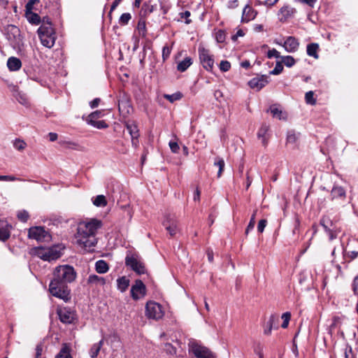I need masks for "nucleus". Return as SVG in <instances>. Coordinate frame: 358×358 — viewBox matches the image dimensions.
Instances as JSON below:
<instances>
[{"label":"nucleus","instance_id":"f257e3e1","mask_svg":"<svg viewBox=\"0 0 358 358\" xmlns=\"http://www.w3.org/2000/svg\"><path fill=\"white\" fill-rule=\"evenodd\" d=\"M76 272L73 266L60 265L55 268L53 278L49 285L50 294L65 302L70 300V289L67 285L76 280Z\"/></svg>","mask_w":358,"mask_h":358},{"label":"nucleus","instance_id":"f03ea898","mask_svg":"<svg viewBox=\"0 0 358 358\" xmlns=\"http://www.w3.org/2000/svg\"><path fill=\"white\" fill-rule=\"evenodd\" d=\"M102 226L100 220L92 219L89 221L80 222L77 227L75 235L76 243L79 248L85 252H92L97 243L96 234Z\"/></svg>","mask_w":358,"mask_h":358},{"label":"nucleus","instance_id":"7ed1b4c3","mask_svg":"<svg viewBox=\"0 0 358 358\" xmlns=\"http://www.w3.org/2000/svg\"><path fill=\"white\" fill-rule=\"evenodd\" d=\"M38 34L43 45L52 48L55 42L56 35L52 24L50 22L41 24L38 29Z\"/></svg>","mask_w":358,"mask_h":358},{"label":"nucleus","instance_id":"20e7f679","mask_svg":"<svg viewBox=\"0 0 358 358\" xmlns=\"http://www.w3.org/2000/svg\"><path fill=\"white\" fill-rule=\"evenodd\" d=\"M33 253L40 259L48 262L56 260L62 256V252L57 246L35 248L33 249Z\"/></svg>","mask_w":358,"mask_h":358},{"label":"nucleus","instance_id":"39448f33","mask_svg":"<svg viewBox=\"0 0 358 358\" xmlns=\"http://www.w3.org/2000/svg\"><path fill=\"white\" fill-rule=\"evenodd\" d=\"M164 315L162 306L153 301H150L145 305V315L148 319L158 320Z\"/></svg>","mask_w":358,"mask_h":358},{"label":"nucleus","instance_id":"423d86ee","mask_svg":"<svg viewBox=\"0 0 358 358\" xmlns=\"http://www.w3.org/2000/svg\"><path fill=\"white\" fill-rule=\"evenodd\" d=\"M189 345V350L197 358H216L215 355L205 346L195 342H191Z\"/></svg>","mask_w":358,"mask_h":358},{"label":"nucleus","instance_id":"0eeeda50","mask_svg":"<svg viewBox=\"0 0 358 358\" xmlns=\"http://www.w3.org/2000/svg\"><path fill=\"white\" fill-rule=\"evenodd\" d=\"M131 296L134 301L143 299L147 294L145 284L141 280H136L131 287Z\"/></svg>","mask_w":358,"mask_h":358},{"label":"nucleus","instance_id":"6e6552de","mask_svg":"<svg viewBox=\"0 0 358 358\" xmlns=\"http://www.w3.org/2000/svg\"><path fill=\"white\" fill-rule=\"evenodd\" d=\"M199 55L203 67L207 71H212L214 64V59L210 54L209 50L204 48H199Z\"/></svg>","mask_w":358,"mask_h":358},{"label":"nucleus","instance_id":"1a4fd4ad","mask_svg":"<svg viewBox=\"0 0 358 358\" xmlns=\"http://www.w3.org/2000/svg\"><path fill=\"white\" fill-rule=\"evenodd\" d=\"M320 225L328 234L330 241L334 240L338 235V230L336 225L328 217H322L320 220Z\"/></svg>","mask_w":358,"mask_h":358},{"label":"nucleus","instance_id":"9d476101","mask_svg":"<svg viewBox=\"0 0 358 358\" xmlns=\"http://www.w3.org/2000/svg\"><path fill=\"white\" fill-rule=\"evenodd\" d=\"M28 236L30 238L38 241H46L49 237V234L41 227H31L28 231Z\"/></svg>","mask_w":358,"mask_h":358},{"label":"nucleus","instance_id":"9b49d317","mask_svg":"<svg viewBox=\"0 0 358 358\" xmlns=\"http://www.w3.org/2000/svg\"><path fill=\"white\" fill-rule=\"evenodd\" d=\"M6 31L8 40L13 45H20L21 42L20 29L16 26L10 24L7 27Z\"/></svg>","mask_w":358,"mask_h":358},{"label":"nucleus","instance_id":"f8f14e48","mask_svg":"<svg viewBox=\"0 0 358 358\" xmlns=\"http://www.w3.org/2000/svg\"><path fill=\"white\" fill-rule=\"evenodd\" d=\"M125 264L139 275L143 274L146 271L144 264L134 257L127 256Z\"/></svg>","mask_w":358,"mask_h":358},{"label":"nucleus","instance_id":"ddd939ff","mask_svg":"<svg viewBox=\"0 0 358 358\" xmlns=\"http://www.w3.org/2000/svg\"><path fill=\"white\" fill-rule=\"evenodd\" d=\"M59 320L64 324H71L76 319V313L69 308H62L57 310Z\"/></svg>","mask_w":358,"mask_h":358},{"label":"nucleus","instance_id":"4468645a","mask_svg":"<svg viewBox=\"0 0 358 358\" xmlns=\"http://www.w3.org/2000/svg\"><path fill=\"white\" fill-rule=\"evenodd\" d=\"M162 224L171 236L176 234L178 231V222L173 216L170 215H166Z\"/></svg>","mask_w":358,"mask_h":358},{"label":"nucleus","instance_id":"2eb2a0df","mask_svg":"<svg viewBox=\"0 0 358 358\" xmlns=\"http://www.w3.org/2000/svg\"><path fill=\"white\" fill-rule=\"evenodd\" d=\"M299 43L298 40L293 36H288L284 42L283 47L288 52H294L299 48Z\"/></svg>","mask_w":358,"mask_h":358},{"label":"nucleus","instance_id":"dca6fc26","mask_svg":"<svg viewBox=\"0 0 358 358\" xmlns=\"http://www.w3.org/2000/svg\"><path fill=\"white\" fill-rule=\"evenodd\" d=\"M257 14V12L254 10L250 5H246L243 10L241 22H248L254 20Z\"/></svg>","mask_w":358,"mask_h":358},{"label":"nucleus","instance_id":"f3484780","mask_svg":"<svg viewBox=\"0 0 358 358\" xmlns=\"http://www.w3.org/2000/svg\"><path fill=\"white\" fill-rule=\"evenodd\" d=\"M10 226L8 223V222L5 220L0 218V241H6L9 238L10 233Z\"/></svg>","mask_w":358,"mask_h":358},{"label":"nucleus","instance_id":"a211bd4d","mask_svg":"<svg viewBox=\"0 0 358 358\" xmlns=\"http://www.w3.org/2000/svg\"><path fill=\"white\" fill-rule=\"evenodd\" d=\"M296 13V9L293 7L286 5L282 6L279 10V15L282 16L280 17V22H285L287 19L292 17L294 14Z\"/></svg>","mask_w":358,"mask_h":358},{"label":"nucleus","instance_id":"6ab92c4d","mask_svg":"<svg viewBox=\"0 0 358 358\" xmlns=\"http://www.w3.org/2000/svg\"><path fill=\"white\" fill-rule=\"evenodd\" d=\"M7 66L11 71H18L22 66V62L20 59L15 57H10L8 59Z\"/></svg>","mask_w":358,"mask_h":358},{"label":"nucleus","instance_id":"aec40b11","mask_svg":"<svg viewBox=\"0 0 358 358\" xmlns=\"http://www.w3.org/2000/svg\"><path fill=\"white\" fill-rule=\"evenodd\" d=\"M268 83L267 76H262L261 78H253L250 81V87H257L260 90L264 87Z\"/></svg>","mask_w":358,"mask_h":358},{"label":"nucleus","instance_id":"412c9836","mask_svg":"<svg viewBox=\"0 0 358 358\" xmlns=\"http://www.w3.org/2000/svg\"><path fill=\"white\" fill-rule=\"evenodd\" d=\"M106 279L103 277L95 274H91L87 278V283L96 286H102L106 284Z\"/></svg>","mask_w":358,"mask_h":358},{"label":"nucleus","instance_id":"4be33fe9","mask_svg":"<svg viewBox=\"0 0 358 358\" xmlns=\"http://www.w3.org/2000/svg\"><path fill=\"white\" fill-rule=\"evenodd\" d=\"M331 199H343L345 198V191L340 186H334L331 192Z\"/></svg>","mask_w":358,"mask_h":358},{"label":"nucleus","instance_id":"5701e85b","mask_svg":"<svg viewBox=\"0 0 358 358\" xmlns=\"http://www.w3.org/2000/svg\"><path fill=\"white\" fill-rule=\"evenodd\" d=\"M130 280L126 276H122L117 280V289L121 292H124L129 286Z\"/></svg>","mask_w":358,"mask_h":358},{"label":"nucleus","instance_id":"b1692460","mask_svg":"<svg viewBox=\"0 0 358 358\" xmlns=\"http://www.w3.org/2000/svg\"><path fill=\"white\" fill-rule=\"evenodd\" d=\"M125 126L131 138L139 136L138 129L134 122L128 121Z\"/></svg>","mask_w":358,"mask_h":358},{"label":"nucleus","instance_id":"393cba45","mask_svg":"<svg viewBox=\"0 0 358 358\" xmlns=\"http://www.w3.org/2000/svg\"><path fill=\"white\" fill-rule=\"evenodd\" d=\"M95 270L98 273H106L109 270V266L107 262L104 260H98L95 263Z\"/></svg>","mask_w":358,"mask_h":358},{"label":"nucleus","instance_id":"a878e982","mask_svg":"<svg viewBox=\"0 0 358 358\" xmlns=\"http://www.w3.org/2000/svg\"><path fill=\"white\" fill-rule=\"evenodd\" d=\"M192 64V58L187 57L178 64L177 70L180 72H184L188 69V67Z\"/></svg>","mask_w":358,"mask_h":358},{"label":"nucleus","instance_id":"bb28decb","mask_svg":"<svg viewBox=\"0 0 358 358\" xmlns=\"http://www.w3.org/2000/svg\"><path fill=\"white\" fill-rule=\"evenodd\" d=\"M103 339H101L99 343H94L90 350V356L92 357V358H96L100 350H101V348L103 345Z\"/></svg>","mask_w":358,"mask_h":358},{"label":"nucleus","instance_id":"cd10ccee","mask_svg":"<svg viewBox=\"0 0 358 358\" xmlns=\"http://www.w3.org/2000/svg\"><path fill=\"white\" fill-rule=\"evenodd\" d=\"M25 14L28 21L31 24L37 25L41 23V17L37 13L30 10V12H25Z\"/></svg>","mask_w":358,"mask_h":358},{"label":"nucleus","instance_id":"c85d7f7f","mask_svg":"<svg viewBox=\"0 0 358 358\" xmlns=\"http://www.w3.org/2000/svg\"><path fill=\"white\" fill-rule=\"evenodd\" d=\"M146 31L145 22L140 20L138 22L136 31H135V33H137L139 36L145 37L146 36Z\"/></svg>","mask_w":358,"mask_h":358},{"label":"nucleus","instance_id":"c756f323","mask_svg":"<svg viewBox=\"0 0 358 358\" xmlns=\"http://www.w3.org/2000/svg\"><path fill=\"white\" fill-rule=\"evenodd\" d=\"M87 124L96 127L97 129H106L108 126L103 120H86Z\"/></svg>","mask_w":358,"mask_h":358},{"label":"nucleus","instance_id":"7c9ffc66","mask_svg":"<svg viewBox=\"0 0 358 358\" xmlns=\"http://www.w3.org/2000/svg\"><path fill=\"white\" fill-rule=\"evenodd\" d=\"M70 348L67 344H64L60 352L55 358H72L70 354Z\"/></svg>","mask_w":358,"mask_h":358},{"label":"nucleus","instance_id":"2f4dec72","mask_svg":"<svg viewBox=\"0 0 358 358\" xmlns=\"http://www.w3.org/2000/svg\"><path fill=\"white\" fill-rule=\"evenodd\" d=\"M319 45L317 43H310L307 45V54L309 56L313 57L314 58H317L318 55L317 52L318 50Z\"/></svg>","mask_w":358,"mask_h":358},{"label":"nucleus","instance_id":"473e14b6","mask_svg":"<svg viewBox=\"0 0 358 358\" xmlns=\"http://www.w3.org/2000/svg\"><path fill=\"white\" fill-rule=\"evenodd\" d=\"M269 110L273 117H275L278 118L279 120L285 119L284 113L280 109L277 108L275 106H271Z\"/></svg>","mask_w":358,"mask_h":358},{"label":"nucleus","instance_id":"72a5a7b5","mask_svg":"<svg viewBox=\"0 0 358 358\" xmlns=\"http://www.w3.org/2000/svg\"><path fill=\"white\" fill-rule=\"evenodd\" d=\"M93 204L97 207H104L107 205L106 197L103 195H98L93 199Z\"/></svg>","mask_w":358,"mask_h":358},{"label":"nucleus","instance_id":"f704fd0d","mask_svg":"<svg viewBox=\"0 0 358 358\" xmlns=\"http://www.w3.org/2000/svg\"><path fill=\"white\" fill-rule=\"evenodd\" d=\"M214 166H217L219 169L217 172V177L220 178L222 176L224 167V159L220 157H217L214 162Z\"/></svg>","mask_w":358,"mask_h":358},{"label":"nucleus","instance_id":"c9c22d12","mask_svg":"<svg viewBox=\"0 0 358 358\" xmlns=\"http://www.w3.org/2000/svg\"><path fill=\"white\" fill-rule=\"evenodd\" d=\"M268 131V126H267L266 124H263L257 133V136L259 138H262V143L264 145L266 144V140L265 138V135Z\"/></svg>","mask_w":358,"mask_h":358},{"label":"nucleus","instance_id":"e433bc0d","mask_svg":"<svg viewBox=\"0 0 358 358\" xmlns=\"http://www.w3.org/2000/svg\"><path fill=\"white\" fill-rule=\"evenodd\" d=\"M281 62L287 67H292L295 64V60L292 56H284L281 57Z\"/></svg>","mask_w":358,"mask_h":358},{"label":"nucleus","instance_id":"4c0bfd02","mask_svg":"<svg viewBox=\"0 0 358 358\" xmlns=\"http://www.w3.org/2000/svg\"><path fill=\"white\" fill-rule=\"evenodd\" d=\"M103 341L104 340H106V341L110 343L111 345V346H113L115 343H120V338L119 336L116 334H112L110 335H109L107 338L106 337H104L103 338Z\"/></svg>","mask_w":358,"mask_h":358},{"label":"nucleus","instance_id":"58836bf2","mask_svg":"<svg viewBox=\"0 0 358 358\" xmlns=\"http://www.w3.org/2000/svg\"><path fill=\"white\" fill-rule=\"evenodd\" d=\"M182 95L180 92H176L172 94H165L164 98L169 101L171 103L174 102L175 101L180 100L182 98Z\"/></svg>","mask_w":358,"mask_h":358},{"label":"nucleus","instance_id":"ea45409f","mask_svg":"<svg viewBox=\"0 0 358 358\" xmlns=\"http://www.w3.org/2000/svg\"><path fill=\"white\" fill-rule=\"evenodd\" d=\"M256 213H257V210H255L253 213V214L251 216V218H250V222L246 228V230H245V234H248L249 233L250 231L252 230L253 228L255 227V216H256Z\"/></svg>","mask_w":358,"mask_h":358},{"label":"nucleus","instance_id":"a19ab883","mask_svg":"<svg viewBox=\"0 0 358 358\" xmlns=\"http://www.w3.org/2000/svg\"><path fill=\"white\" fill-rule=\"evenodd\" d=\"M131 19V15L129 13H123L120 19H119V23L121 25H126L128 24L129 21Z\"/></svg>","mask_w":358,"mask_h":358},{"label":"nucleus","instance_id":"79ce46f5","mask_svg":"<svg viewBox=\"0 0 358 358\" xmlns=\"http://www.w3.org/2000/svg\"><path fill=\"white\" fill-rule=\"evenodd\" d=\"M26 145V143L20 139H15L13 143V147L19 151L23 150L25 148Z\"/></svg>","mask_w":358,"mask_h":358},{"label":"nucleus","instance_id":"37998d69","mask_svg":"<svg viewBox=\"0 0 358 358\" xmlns=\"http://www.w3.org/2000/svg\"><path fill=\"white\" fill-rule=\"evenodd\" d=\"M281 317L283 320L281 327L283 329H286L288 327L289 322L291 318V313L289 312H286L282 315Z\"/></svg>","mask_w":358,"mask_h":358},{"label":"nucleus","instance_id":"c03bdc74","mask_svg":"<svg viewBox=\"0 0 358 358\" xmlns=\"http://www.w3.org/2000/svg\"><path fill=\"white\" fill-rule=\"evenodd\" d=\"M345 358H355V355L350 345H346L343 349Z\"/></svg>","mask_w":358,"mask_h":358},{"label":"nucleus","instance_id":"a18cd8bd","mask_svg":"<svg viewBox=\"0 0 358 358\" xmlns=\"http://www.w3.org/2000/svg\"><path fill=\"white\" fill-rule=\"evenodd\" d=\"M298 139L297 135L294 131H289L287 136V143L294 144Z\"/></svg>","mask_w":358,"mask_h":358},{"label":"nucleus","instance_id":"49530a36","mask_svg":"<svg viewBox=\"0 0 358 358\" xmlns=\"http://www.w3.org/2000/svg\"><path fill=\"white\" fill-rule=\"evenodd\" d=\"M103 115L104 114L103 110H96L87 116V120H98L99 118L103 117Z\"/></svg>","mask_w":358,"mask_h":358},{"label":"nucleus","instance_id":"de8ad7c7","mask_svg":"<svg viewBox=\"0 0 358 358\" xmlns=\"http://www.w3.org/2000/svg\"><path fill=\"white\" fill-rule=\"evenodd\" d=\"M305 99L307 103H310L311 105H314L316 102L314 99V94L312 91H309L306 93Z\"/></svg>","mask_w":358,"mask_h":358},{"label":"nucleus","instance_id":"09e8293b","mask_svg":"<svg viewBox=\"0 0 358 358\" xmlns=\"http://www.w3.org/2000/svg\"><path fill=\"white\" fill-rule=\"evenodd\" d=\"M16 99L22 105H27L28 103V99L25 94L18 92L16 95Z\"/></svg>","mask_w":358,"mask_h":358},{"label":"nucleus","instance_id":"8fccbe9b","mask_svg":"<svg viewBox=\"0 0 358 358\" xmlns=\"http://www.w3.org/2000/svg\"><path fill=\"white\" fill-rule=\"evenodd\" d=\"M17 215V218L23 222H26L29 219V213L26 210L19 211Z\"/></svg>","mask_w":358,"mask_h":358},{"label":"nucleus","instance_id":"3c124183","mask_svg":"<svg viewBox=\"0 0 358 358\" xmlns=\"http://www.w3.org/2000/svg\"><path fill=\"white\" fill-rule=\"evenodd\" d=\"M231 68V64L227 60L221 61L220 64V69L223 72L228 71Z\"/></svg>","mask_w":358,"mask_h":358},{"label":"nucleus","instance_id":"603ef678","mask_svg":"<svg viewBox=\"0 0 358 358\" xmlns=\"http://www.w3.org/2000/svg\"><path fill=\"white\" fill-rule=\"evenodd\" d=\"M226 34L222 30H219L215 34V38L218 43H223L225 40Z\"/></svg>","mask_w":358,"mask_h":358},{"label":"nucleus","instance_id":"864d4df0","mask_svg":"<svg viewBox=\"0 0 358 358\" xmlns=\"http://www.w3.org/2000/svg\"><path fill=\"white\" fill-rule=\"evenodd\" d=\"M283 70V66L280 62H278L275 66V68L270 72L272 75H278Z\"/></svg>","mask_w":358,"mask_h":358},{"label":"nucleus","instance_id":"5fc2aeb1","mask_svg":"<svg viewBox=\"0 0 358 358\" xmlns=\"http://www.w3.org/2000/svg\"><path fill=\"white\" fill-rule=\"evenodd\" d=\"M39 2V0H29L25 6V12H30L34 9V4Z\"/></svg>","mask_w":358,"mask_h":358},{"label":"nucleus","instance_id":"6e6d98bb","mask_svg":"<svg viewBox=\"0 0 358 358\" xmlns=\"http://www.w3.org/2000/svg\"><path fill=\"white\" fill-rule=\"evenodd\" d=\"M164 350L168 354L171 355H173L176 353V348L173 347L171 343H166Z\"/></svg>","mask_w":358,"mask_h":358},{"label":"nucleus","instance_id":"4d7b16f0","mask_svg":"<svg viewBox=\"0 0 358 358\" xmlns=\"http://www.w3.org/2000/svg\"><path fill=\"white\" fill-rule=\"evenodd\" d=\"M170 54H171V48L167 45L164 46L162 49L163 60L164 61L166 60L169 57Z\"/></svg>","mask_w":358,"mask_h":358},{"label":"nucleus","instance_id":"13d9d810","mask_svg":"<svg viewBox=\"0 0 358 358\" xmlns=\"http://www.w3.org/2000/svg\"><path fill=\"white\" fill-rule=\"evenodd\" d=\"M169 145L170 149L172 152H173V153L178 152V151L180 150V147L177 142L170 141Z\"/></svg>","mask_w":358,"mask_h":358},{"label":"nucleus","instance_id":"bf43d9fd","mask_svg":"<svg viewBox=\"0 0 358 358\" xmlns=\"http://www.w3.org/2000/svg\"><path fill=\"white\" fill-rule=\"evenodd\" d=\"M266 224H267V221L266 220H261L259 223H258V226H257V230L259 233H262L266 226Z\"/></svg>","mask_w":358,"mask_h":358},{"label":"nucleus","instance_id":"052dcab7","mask_svg":"<svg viewBox=\"0 0 358 358\" xmlns=\"http://www.w3.org/2000/svg\"><path fill=\"white\" fill-rule=\"evenodd\" d=\"M190 15V12L188 10L180 13V18L185 19L186 24H189L191 22V20L189 19Z\"/></svg>","mask_w":358,"mask_h":358},{"label":"nucleus","instance_id":"680f3d73","mask_svg":"<svg viewBox=\"0 0 358 358\" xmlns=\"http://www.w3.org/2000/svg\"><path fill=\"white\" fill-rule=\"evenodd\" d=\"M267 57L268 58H272V57L278 58L280 56V52L273 48V49L268 51Z\"/></svg>","mask_w":358,"mask_h":358},{"label":"nucleus","instance_id":"e2e57ef3","mask_svg":"<svg viewBox=\"0 0 358 358\" xmlns=\"http://www.w3.org/2000/svg\"><path fill=\"white\" fill-rule=\"evenodd\" d=\"M223 93L220 90H215L214 92L215 99L220 103H222L223 100Z\"/></svg>","mask_w":358,"mask_h":358},{"label":"nucleus","instance_id":"0e129e2a","mask_svg":"<svg viewBox=\"0 0 358 358\" xmlns=\"http://www.w3.org/2000/svg\"><path fill=\"white\" fill-rule=\"evenodd\" d=\"M278 1V0H265L262 3L259 2L258 4L259 5L262 4V5L266 6L268 7H271L273 5H275Z\"/></svg>","mask_w":358,"mask_h":358},{"label":"nucleus","instance_id":"69168bd1","mask_svg":"<svg viewBox=\"0 0 358 358\" xmlns=\"http://www.w3.org/2000/svg\"><path fill=\"white\" fill-rule=\"evenodd\" d=\"M245 35L244 31L242 29H238L236 34L231 36V40L236 41L238 37L243 36Z\"/></svg>","mask_w":358,"mask_h":358},{"label":"nucleus","instance_id":"338daca9","mask_svg":"<svg viewBox=\"0 0 358 358\" xmlns=\"http://www.w3.org/2000/svg\"><path fill=\"white\" fill-rule=\"evenodd\" d=\"M17 179L13 176H0V180L15 181Z\"/></svg>","mask_w":358,"mask_h":358},{"label":"nucleus","instance_id":"774afa93","mask_svg":"<svg viewBox=\"0 0 358 358\" xmlns=\"http://www.w3.org/2000/svg\"><path fill=\"white\" fill-rule=\"evenodd\" d=\"M101 101V99L99 98H96L94 99V100H92L90 103V107L92 108H96L99 103Z\"/></svg>","mask_w":358,"mask_h":358}]
</instances>
